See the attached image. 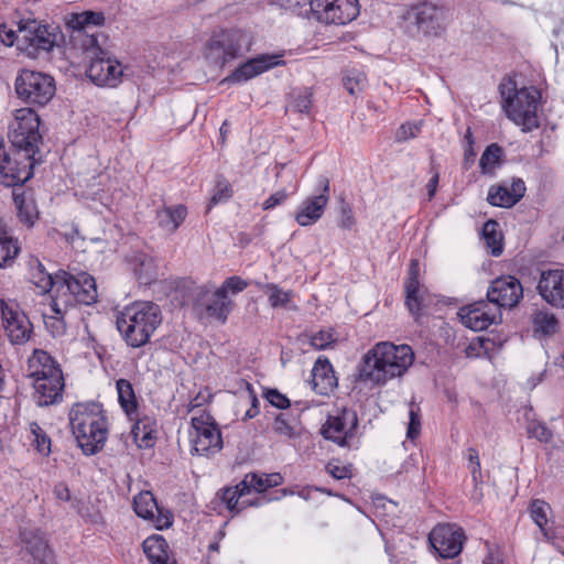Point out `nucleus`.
<instances>
[{
  "label": "nucleus",
  "mask_w": 564,
  "mask_h": 564,
  "mask_svg": "<svg viewBox=\"0 0 564 564\" xmlns=\"http://www.w3.org/2000/svg\"><path fill=\"white\" fill-rule=\"evenodd\" d=\"M17 30L9 28L6 23H0V44L6 46L17 45Z\"/></svg>",
  "instance_id": "64"
},
{
  "label": "nucleus",
  "mask_w": 564,
  "mask_h": 564,
  "mask_svg": "<svg viewBox=\"0 0 564 564\" xmlns=\"http://www.w3.org/2000/svg\"><path fill=\"white\" fill-rule=\"evenodd\" d=\"M413 360L414 354L409 345L381 341L362 357L358 378L365 382L384 384L390 379L401 377Z\"/></svg>",
  "instance_id": "1"
},
{
  "label": "nucleus",
  "mask_w": 564,
  "mask_h": 564,
  "mask_svg": "<svg viewBox=\"0 0 564 564\" xmlns=\"http://www.w3.org/2000/svg\"><path fill=\"white\" fill-rule=\"evenodd\" d=\"M523 297V288L521 282L513 275H503L494 280L488 288V302L494 304V308H513Z\"/></svg>",
  "instance_id": "18"
},
{
  "label": "nucleus",
  "mask_w": 564,
  "mask_h": 564,
  "mask_svg": "<svg viewBox=\"0 0 564 564\" xmlns=\"http://www.w3.org/2000/svg\"><path fill=\"white\" fill-rule=\"evenodd\" d=\"M525 185L522 178H512L511 187L491 186L488 192L487 200L490 205L497 207H512L524 195Z\"/></svg>",
  "instance_id": "28"
},
{
  "label": "nucleus",
  "mask_w": 564,
  "mask_h": 564,
  "mask_svg": "<svg viewBox=\"0 0 564 564\" xmlns=\"http://www.w3.org/2000/svg\"><path fill=\"white\" fill-rule=\"evenodd\" d=\"M253 490L264 492L269 488L276 487L283 482V477L279 473L273 474H256L253 478Z\"/></svg>",
  "instance_id": "47"
},
{
  "label": "nucleus",
  "mask_w": 564,
  "mask_h": 564,
  "mask_svg": "<svg viewBox=\"0 0 564 564\" xmlns=\"http://www.w3.org/2000/svg\"><path fill=\"white\" fill-rule=\"evenodd\" d=\"M64 386L63 372L50 375L44 379L37 378V381L33 382L37 404L46 406L57 402L62 398Z\"/></svg>",
  "instance_id": "25"
},
{
  "label": "nucleus",
  "mask_w": 564,
  "mask_h": 564,
  "mask_svg": "<svg viewBox=\"0 0 564 564\" xmlns=\"http://www.w3.org/2000/svg\"><path fill=\"white\" fill-rule=\"evenodd\" d=\"M251 36L240 29L221 30L212 35L204 48L206 59L217 66L238 58L249 52Z\"/></svg>",
  "instance_id": "7"
},
{
  "label": "nucleus",
  "mask_w": 564,
  "mask_h": 564,
  "mask_svg": "<svg viewBox=\"0 0 564 564\" xmlns=\"http://www.w3.org/2000/svg\"><path fill=\"white\" fill-rule=\"evenodd\" d=\"M499 93L507 117L521 127L523 132H531L540 126L538 104L540 93L534 87L517 88L516 82L507 79L500 83Z\"/></svg>",
  "instance_id": "5"
},
{
  "label": "nucleus",
  "mask_w": 564,
  "mask_h": 564,
  "mask_svg": "<svg viewBox=\"0 0 564 564\" xmlns=\"http://www.w3.org/2000/svg\"><path fill=\"white\" fill-rule=\"evenodd\" d=\"M76 184L75 196L83 199H96L100 188L96 185H89V178H78Z\"/></svg>",
  "instance_id": "55"
},
{
  "label": "nucleus",
  "mask_w": 564,
  "mask_h": 564,
  "mask_svg": "<svg viewBox=\"0 0 564 564\" xmlns=\"http://www.w3.org/2000/svg\"><path fill=\"white\" fill-rule=\"evenodd\" d=\"M133 509L140 518L145 520L153 519L155 512H159L156 500L150 491H141L133 498Z\"/></svg>",
  "instance_id": "38"
},
{
  "label": "nucleus",
  "mask_w": 564,
  "mask_h": 564,
  "mask_svg": "<svg viewBox=\"0 0 564 564\" xmlns=\"http://www.w3.org/2000/svg\"><path fill=\"white\" fill-rule=\"evenodd\" d=\"M541 297L550 305L564 307V269H549L541 272L536 286Z\"/></svg>",
  "instance_id": "22"
},
{
  "label": "nucleus",
  "mask_w": 564,
  "mask_h": 564,
  "mask_svg": "<svg viewBox=\"0 0 564 564\" xmlns=\"http://www.w3.org/2000/svg\"><path fill=\"white\" fill-rule=\"evenodd\" d=\"M188 434L192 454L209 456L220 452L224 447L218 424L208 413H202L191 419Z\"/></svg>",
  "instance_id": "10"
},
{
  "label": "nucleus",
  "mask_w": 564,
  "mask_h": 564,
  "mask_svg": "<svg viewBox=\"0 0 564 564\" xmlns=\"http://www.w3.org/2000/svg\"><path fill=\"white\" fill-rule=\"evenodd\" d=\"M404 31L412 37L438 36L445 29L446 10L424 1L412 6L403 15Z\"/></svg>",
  "instance_id": "8"
},
{
  "label": "nucleus",
  "mask_w": 564,
  "mask_h": 564,
  "mask_svg": "<svg viewBox=\"0 0 564 564\" xmlns=\"http://www.w3.org/2000/svg\"><path fill=\"white\" fill-rule=\"evenodd\" d=\"M550 509L549 505L543 500L535 499L532 501L530 506V516L533 522L541 529L543 535L546 539H550L547 530L545 525L547 523V510Z\"/></svg>",
  "instance_id": "43"
},
{
  "label": "nucleus",
  "mask_w": 564,
  "mask_h": 564,
  "mask_svg": "<svg viewBox=\"0 0 564 564\" xmlns=\"http://www.w3.org/2000/svg\"><path fill=\"white\" fill-rule=\"evenodd\" d=\"M359 424L357 412L350 408L337 409L329 414L321 429L324 438L340 447H349Z\"/></svg>",
  "instance_id": "13"
},
{
  "label": "nucleus",
  "mask_w": 564,
  "mask_h": 564,
  "mask_svg": "<svg viewBox=\"0 0 564 564\" xmlns=\"http://www.w3.org/2000/svg\"><path fill=\"white\" fill-rule=\"evenodd\" d=\"M131 434L138 447L151 448L154 446L155 433H150V431H131Z\"/></svg>",
  "instance_id": "63"
},
{
  "label": "nucleus",
  "mask_w": 564,
  "mask_h": 564,
  "mask_svg": "<svg viewBox=\"0 0 564 564\" xmlns=\"http://www.w3.org/2000/svg\"><path fill=\"white\" fill-rule=\"evenodd\" d=\"M529 437H534L539 442L549 443L553 438L552 431L543 422L530 421L527 425Z\"/></svg>",
  "instance_id": "49"
},
{
  "label": "nucleus",
  "mask_w": 564,
  "mask_h": 564,
  "mask_svg": "<svg viewBox=\"0 0 564 564\" xmlns=\"http://www.w3.org/2000/svg\"><path fill=\"white\" fill-rule=\"evenodd\" d=\"M17 36V47L31 57H36L40 52H50L56 43L55 28L31 18L18 22Z\"/></svg>",
  "instance_id": "9"
},
{
  "label": "nucleus",
  "mask_w": 564,
  "mask_h": 564,
  "mask_svg": "<svg viewBox=\"0 0 564 564\" xmlns=\"http://www.w3.org/2000/svg\"><path fill=\"white\" fill-rule=\"evenodd\" d=\"M272 429L278 435L293 438L296 436V419L288 413H279L275 415Z\"/></svg>",
  "instance_id": "42"
},
{
  "label": "nucleus",
  "mask_w": 564,
  "mask_h": 564,
  "mask_svg": "<svg viewBox=\"0 0 564 564\" xmlns=\"http://www.w3.org/2000/svg\"><path fill=\"white\" fill-rule=\"evenodd\" d=\"M421 431V419H420V409L411 406L409 411V424L406 431V437L410 440H414L419 436Z\"/></svg>",
  "instance_id": "60"
},
{
  "label": "nucleus",
  "mask_w": 564,
  "mask_h": 564,
  "mask_svg": "<svg viewBox=\"0 0 564 564\" xmlns=\"http://www.w3.org/2000/svg\"><path fill=\"white\" fill-rule=\"evenodd\" d=\"M460 527L451 523L437 524L429 534V541L442 558H454L460 554L465 541Z\"/></svg>",
  "instance_id": "16"
},
{
  "label": "nucleus",
  "mask_w": 564,
  "mask_h": 564,
  "mask_svg": "<svg viewBox=\"0 0 564 564\" xmlns=\"http://www.w3.org/2000/svg\"><path fill=\"white\" fill-rule=\"evenodd\" d=\"M313 390L319 395H328L338 381L328 358L319 356L312 369Z\"/></svg>",
  "instance_id": "27"
},
{
  "label": "nucleus",
  "mask_w": 564,
  "mask_h": 564,
  "mask_svg": "<svg viewBox=\"0 0 564 564\" xmlns=\"http://www.w3.org/2000/svg\"><path fill=\"white\" fill-rule=\"evenodd\" d=\"M499 224L496 220H488L482 227V237L488 248L491 250L494 257H499L502 253L501 235L498 231Z\"/></svg>",
  "instance_id": "41"
},
{
  "label": "nucleus",
  "mask_w": 564,
  "mask_h": 564,
  "mask_svg": "<svg viewBox=\"0 0 564 564\" xmlns=\"http://www.w3.org/2000/svg\"><path fill=\"white\" fill-rule=\"evenodd\" d=\"M419 262L412 260L409 270V276L404 283L405 289V305L409 311L416 315L421 311L422 299L420 295V282H419Z\"/></svg>",
  "instance_id": "30"
},
{
  "label": "nucleus",
  "mask_w": 564,
  "mask_h": 564,
  "mask_svg": "<svg viewBox=\"0 0 564 564\" xmlns=\"http://www.w3.org/2000/svg\"><path fill=\"white\" fill-rule=\"evenodd\" d=\"M187 215V208L180 204L167 206L156 213L159 226L169 234H174L183 224Z\"/></svg>",
  "instance_id": "32"
},
{
  "label": "nucleus",
  "mask_w": 564,
  "mask_h": 564,
  "mask_svg": "<svg viewBox=\"0 0 564 564\" xmlns=\"http://www.w3.org/2000/svg\"><path fill=\"white\" fill-rule=\"evenodd\" d=\"M248 285V281L243 280L241 276L231 275L227 278L218 289L224 291V295L229 296V294L236 295L242 292Z\"/></svg>",
  "instance_id": "52"
},
{
  "label": "nucleus",
  "mask_w": 564,
  "mask_h": 564,
  "mask_svg": "<svg viewBox=\"0 0 564 564\" xmlns=\"http://www.w3.org/2000/svg\"><path fill=\"white\" fill-rule=\"evenodd\" d=\"M106 17L102 12L84 11L80 13H70L66 18V24L74 33L79 36L84 35L86 30L93 26H104L106 24Z\"/></svg>",
  "instance_id": "31"
},
{
  "label": "nucleus",
  "mask_w": 564,
  "mask_h": 564,
  "mask_svg": "<svg viewBox=\"0 0 564 564\" xmlns=\"http://www.w3.org/2000/svg\"><path fill=\"white\" fill-rule=\"evenodd\" d=\"M329 200V182L319 181L314 193L307 195L297 206L294 219L301 227L315 225L324 215Z\"/></svg>",
  "instance_id": "17"
},
{
  "label": "nucleus",
  "mask_w": 564,
  "mask_h": 564,
  "mask_svg": "<svg viewBox=\"0 0 564 564\" xmlns=\"http://www.w3.org/2000/svg\"><path fill=\"white\" fill-rule=\"evenodd\" d=\"M263 398L274 408L286 410L291 406L290 399L281 393L278 389H267L263 392Z\"/></svg>",
  "instance_id": "54"
},
{
  "label": "nucleus",
  "mask_w": 564,
  "mask_h": 564,
  "mask_svg": "<svg viewBox=\"0 0 564 564\" xmlns=\"http://www.w3.org/2000/svg\"><path fill=\"white\" fill-rule=\"evenodd\" d=\"M462 323L471 330L481 332L501 319L498 308H490L489 302L478 301L459 310Z\"/></svg>",
  "instance_id": "20"
},
{
  "label": "nucleus",
  "mask_w": 564,
  "mask_h": 564,
  "mask_svg": "<svg viewBox=\"0 0 564 564\" xmlns=\"http://www.w3.org/2000/svg\"><path fill=\"white\" fill-rule=\"evenodd\" d=\"M29 376L33 379V382L37 381V378H46L50 375L62 372L59 365L56 360L45 350L34 349L28 361Z\"/></svg>",
  "instance_id": "29"
},
{
  "label": "nucleus",
  "mask_w": 564,
  "mask_h": 564,
  "mask_svg": "<svg viewBox=\"0 0 564 564\" xmlns=\"http://www.w3.org/2000/svg\"><path fill=\"white\" fill-rule=\"evenodd\" d=\"M30 432L33 436L32 445L35 449L44 456H48L51 453V438L46 432L36 423H30Z\"/></svg>",
  "instance_id": "44"
},
{
  "label": "nucleus",
  "mask_w": 564,
  "mask_h": 564,
  "mask_svg": "<svg viewBox=\"0 0 564 564\" xmlns=\"http://www.w3.org/2000/svg\"><path fill=\"white\" fill-rule=\"evenodd\" d=\"M132 420H135V422L131 431H150V433L156 432V421L153 417L148 415L140 417L137 413V415H133Z\"/></svg>",
  "instance_id": "62"
},
{
  "label": "nucleus",
  "mask_w": 564,
  "mask_h": 564,
  "mask_svg": "<svg viewBox=\"0 0 564 564\" xmlns=\"http://www.w3.org/2000/svg\"><path fill=\"white\" fill-rule=\"evenodd\" d=\"M54 78L47 74L23 69L15 79V91L26 104L44 106L55 95Z\"/></svg>",
  "instance_id": "11"
},
{
  "label": "nucleus",
  "mask_w": 564,
  "mask_h": 564,
  "mask_svg": "<svg viewBox=\"0 0 564 564\" xmlns=\"http://www.w3.org/2000/svg\"><path fill=\"white\" fill-rule=\"evenodd\" d=\"M20 539L25 551L37 564H54L53 552L43 532L37 529L24 528L20 530Z\"/></svg>",
  "instance_id": "24"
},
{
  "label": "nucleus",
  "mask_w": 564,
  "mask_h": 564,
  "mask_svg": "<svg viewBox=\"0 0 564 564\" xmlns=\"http://www.w3.org/2000/svg\"><path fill=\"white\" fill-rule=\"evenodd\" d=\"M69 424L73 435L85 455H95L104 448L108 427L107 417L100 403L75 404L69 412Z\"/></svg>",
  "instance_id": "3"
},
{
  "label": "nucleus",
  "mask_w": 564,
  "mask_h": 564,
  "mask_svg": "<svg viewBox=\"0 0 564 564\" xmlns=\"http://www.w3.org/2000/svg\"><path fill=\"white\" fill-rule=\"evenodd\" d=\"M66 312H61L59 314L54 313L52 316H45L44 323L46 329L52 334L53 337H58L65 334L66 332V323L64 321V315Z\"/></svg>",
  "instance_id": "51"
},
{
  "label": "nucleus",
  "mask_w": 564,
  "mask_h": 564,
  "mask_svg": "<svg viewBox=\"0 0 564 564\" xmlns=\"http://www.w3.org/2000/svg\"><path fill=\"white\" fill-rule=\"evenodd\" d=\"M326 471L336 480L350 479L352 477V466L344 465L339 460L333 459L327 463Z\"/></svg>",
  "instance_id": "50"
},
{
  "label": "nucleus",
  "mask_w": 564,
  "mask_h": 564,
  "mask_svg": "<svg viewBox=\"0 0 564 564\" xmlns=\"http://www.w3.org/2000/svg\"><path fill=\"white\" fill-rule=\"evenodd\" d=\"M161 323V308L150 301H135L116 316L117 329L131 348L145 346Z\"/></svg>",
  "instance_id": "2"
},
{
  "label": "nucleus",
  "mask_w": 564,
  "mask_h": 564,
  "mask_svg": "<svg viewBox=\"0 0 564 564\" xmlns=\"http://www.w3.org/2000/svg\"><path fill=\"white\" fill-rule=\"evenodd\" d=\"M193 307L200 314L225 324L234 310L235 303L224 295V291L213 289L212 284H204L195 288L192 293Z\"/></svg>",
  "instance_id": "12"
},
{
  "label": "nucleus",
  "mask_w": 564,
  "mask_h": 564,
  "mask_svg": "<svg viewBox=\"0 0 564 564\" xmlns=\"http://www.w3.org/2000/svg\"><path fill=\"white\" fill-rule=\"evenodd\" d=\"M282 63L281 55L261 54L238 66L225 82L245 83Z\"/></svg>",
  "instance_id": "23"
},
{
  "label": "nucleus",
  "mask_w": 564,
  "mask_h": 564,
  "mask_svg": "<svg viewBox=\"0 0 564 564\" xmlns=\"http://www.w3.org/2000/svg\"><path fill=\"white\" fill-rule=\"evenodd\" d=\"M312 94L305 89L294 95L291 107L301 113H308L312 107Z\"/></svg>",
  "instance_id": "57"
},
{
  "label": "nucleus",
  "mask_w": 564,
  "mask_h": 564,
  "mask_svg": "<svg viewBox=\"0 0 564 564\" xmlns=\"http://www.w3.org/2000/svg\"><path fill=\"white\" fill-rule=\"evenodd\" d=\"M218 496L230 512L238 513L241 510L237 507L239 500V492L235 490L232 487H226L221 489Z\"/></svg>",
  "instance_id": "56"
},
{
  "label": "nucleus",
  "mask_w": 564,
  "mask_h": 564,
  "mask_svg": "<svg viewBox=\"0 0 564 564\" xmlns=\"http://www.w3.org/2000/svg\"><path fill=\"white\" fill-rule=\"evenodd\" d=\"M465 457L468 462V468L470 470L473 481L475 482V485L481 482L482 475L478 451L474 447H469L466 451Z\"/></svg>",
  "instance_id": "53"
},
{
  "label": "nucleus",
  "mask_w": 564,
  "mask_h": 564,
  "mask_svg": "<svg viewBox=\"0 0 564 564\" xmlns=\"http://www.w3.org/2000/svg\"><path fill=\"white\" fill-rule=\"evenodd\" d=\"M134 275L142 284H151L156 276L152 257L144 252H135L130 260Z\"/></svg>",
  "instance_id": "33"
},
{
  "label": "nucleus",
  "mask_w": 564,
  "mask_h": 564,
  "mask_svg": "<svg viewBox=\"0 0 564 564\" xmlns=\"http://www.w3.org/2000/svg\"><path fill=\"white\" fill-rule=\"evenodd\" d=\"M334 343L333 334L327 330H319L310 338V344L317 350L327 349Z\"/></svg>",
  "instance_id": "59"
},
{
  "label": "nucleus",
  "mask_w": 564,
  "mask_h": 564,
  "mask_svg": "<svg viewBox=\"0 0 564 564\" xmlns=\"http://www.w3.org/2000/svg\"><path fill=\"white\" fill-rule=\"evenodd\" d=\"M422 124V121L406 122L401 124L394 133L395 142L402 143L416 138L421 132Z\"/></svg>",
  "instance_id": "48"
},
{
  "label": "nucleus",
  "mask_w": 564,
  "mask_h": 564,
  "mask_svg": "<svg viewBox=\"0 0 564 564\" xmlns=\"http://www.w3.org/2000/svg\"><path fill=\"white\" fill-rule=\"evenodd\" d=\"M505 163V150L497 143L489 144L479 160L484 174H492Z\"/></svg>",
  "instance_id": "35"
},
{
  "label": "nucleus",
  "mask_w": 564,
  "mask_h": 564,
  "mask_svg": "<svg viewBox=\"0 0 564 564\" xmlns=\"http://www.w3.org/2000/svg\"><path fill=\"white\" fill-rule=\"evenodd\" d=\"M123 74L121 64L110 58L107 53L91 57L87 68V76L98 86L116 87Z\"/></svg>",
  "instance_id": "21"
},
{
  "label": "nucleus",
  "mask_w": 564,
  "mask_h": 564,
  "mask_svg": "<svg viewBox=\"0 0 564 564\" xmlns=\"http://www.w3.org/2000/svg\"><path fill=\"white\" fill-rule=\"evenodd\" d=\"M17 182L3 183L12 187V199L15 205L18 217L26 227H33L39 219V209L36 206L34 189L26 185L30 178H15Z\"/></svg>",
  "instance_id": "19"
},
{
  "label": "nucleus",
  "mask_w": 564,
  "mask_h": 564,
  "mask_svg": "<svg viewBox=\"0 0 564 564\" xmlns=\"http://www.w3.org/2000/svg\"><path fill=\"white\" fill-rule=\"evenodd\" d=\"M72 37L80 43L82 48L88 54L89 59H91V57L105 55V52L98 44L96 34L89 33V30H86L82 36H79L78 33L73 32Z\"/></svg>",
  "instance_id": "45"
},
{
  "label": "nucleus",
  "mask_w": 564,
  "mask_h": 564,
  "mask_svg": "<svg viewBox=\"0 0 564 564\" xmlns=\"http://www.w3.org/2000/svg\"><path fill=\"white\" fill-rule=\"evenodd\" d=\"M246 390L250 401V408L246 411L242 421L256 417L260 413V402L251 383L246 382Z\"/></svg>",
  "instance_id": "58"
},
{
  "label": "nucleus",
  "mask_w": 564,
  "mask_h": 564,
  "mask_svg": "<svg viewBox=\"0 0 564 564\" xmlns=\"http://www.w3.org/2000/svg\"><path fill=\"white\" fill-rule=\"evenodd\" d=\"M19 252L18 240L0 226V268L11 267Z\"/></svg>",
  "instance_id": "36"
},
{
  "label": "nucleus",
  "mask_w": 564,
  "mask_h": 564,
  "mask_svg": "<svg viewBox=\"0 0 564 564\" xmlns=\"http://www.w3.org/2000/svg\"><path fill=\"white\" fill-rule=\"evenodd\" d=\"M116 389L121 409L132 420L138 411V400L132 383L127 379H118Z\"/></svg>",
  "instance_id": "34"
},
{
  "label": "nucleus",
  "mask_w": 564,
  "mask_h": 564,
  "mask_svg": "<svg viewBox=\"0 0 564 564\" xmlns=\"http://www.w3.org/2000/svg\"><path fill=\"white\" fill-rule=\"evenodd\" d=\"M28 174L22 161L17 162V153L10 155L7 153L2 139L0 140V175L1 176H18L19 174Z\"/></svg>",
  "instance_id": "39"
},
{
  "label": "nucleus",
  "mask_w": 564,
  "mask_h": 564,
  "mask_svg": "<svg viewBox=\"0 0 564 564\" xmlns=\"http://www.w3.org/2000/svg\"><path fill=\"white\" fill-rule=\"evenodd\" d=\"M310 6L316 20L326 24L344 25L359 14L358 0H311Z\"/></svg>",
  "instance_id": "14"
},
{
  "label": "nucleus",
  "mask_w": 564,
  "mask_h": 564,
  "mask_svg": "<svg viewBox=\"0 0 564 564\" xmlns=\"http://www.w3.org/2000/svg\"><path fill=\"white\" fill-rule=\"evenodd\" d=\"M2 326L12 345H24L33 335V325L29 316L18 304L0 302Z\"/></svg>",
  "instance_id": "15"
},
{
  "label": "nucleus",
  "mask_w": 564,
  "mask_h": 564,
  "mask_svg": "<svg viewBox=\"0 0 564 564\" xmlns=\"http://www.w3.org/2000/svg\"><path fill=\"white\" fill-rule=\"evenodd\" d=\"M355 224H356V220H355L351 207L349 206V204L343 202V204L340 206V216H339V220H338V226L341 229L349 230L355 226Z\"/></svg>",
  "instance_id": "61"
},
{
  "label": "nucleus",
  "mask_w": 564,
  "mask_h": 564,
  "mask_svg": "<svg viewBox=\"0 0 564 564\" xmlns=\"http://www.w3.org/2000/svg\"><path fill=\"white\" fill-rule=\"evenodd\" d=\"M232 196V187L230 185V183L228 182L227 178H221L219 180L213 192H212V196H210V199L207 204V209L206 212H210V209L220 204V203H225L227 202L230 197Z\"/></svg>",
  "instance_id": "46"
},
{
  "label": "nucleus",
  "mask_w": 564,
  "mask_h": 564,
  "mask_svg": "<svg viewBox=\"0 0 564 564\" xmlns=\"http://www.w3.org/2000/svg\"><path fill=\"white\" fill-rule=\"evenodd\" d=\"M258 289L263 291L269 296L270 305L273 308L285 307L292 297V292L283 291L275 283H260L257 282Z\"/></svg>",
  "instance_id": "40"
},
{
  "label": "nucleus",
  "mask_w": 564,
  "mask_h": 564,
  "mask_svg": "<svg viewBox=\"0 0 564 564\" xmlns=\"http://www.w3.org/2000/svg\"><path fill=\"white\" fill-rule=\"evenodd\" d=\"M533 330L542 336H551L558 330V321L553 313L536 311L532 316Z\"/></svg>",
  "instance_id": "37"
},
{
  "label": "nucleus",
  "mask_w": 564,
  "mask_h": 564,
  "mask_svg": "<svg viewBox=\"0 0 564 564\" xmlns=\"http://www.w3.org/2000/svg\"><path fill=\"white\" fill-rule=\"evenodd\" d=\"M39 127L40 118L33 109L21 108L15 111L9 138L15 148L17 162L22 161L28 171L25 176H33V169L37 163L35 154L39 151V143L42 139Z\"/></svg>",
  "instance_id": "6"
},
{
  "label": "nucleus",
  "mask_w": 564,
  "mask_h": 564,
  "mask_svg": "<svg viewBox=\"0 0 564 564\" xmlns=\"http://www.w3.org/2000/svg\"><path fill=\"white\" fill-rule=\"evenodd\" d=\"M57 282L51 295V310L59 314L77 305H91L97 302V284L93 275L80 271L73 274L63 269L57 270Z\"/></svg>",
  "instance_id": "4"
},
{
  "label": "nucleus",
  "mask_w": 564,
  "mask_h": 564,
  "mask_svg": "<svg viewBox=\"0 0 564 564\" xmlns=\"http://www.w3.org/2000/svg\"><path fill=\"white\" fill-rule=\"evenodd\" d=\"M56 276L57 271L50 273L37 257L31 256L29 258L26 262V278L39 290V294L44 295L50 292L54 294L57 282Z\"/></svg>",
  "instance_id": "26"
}]
</instances>
